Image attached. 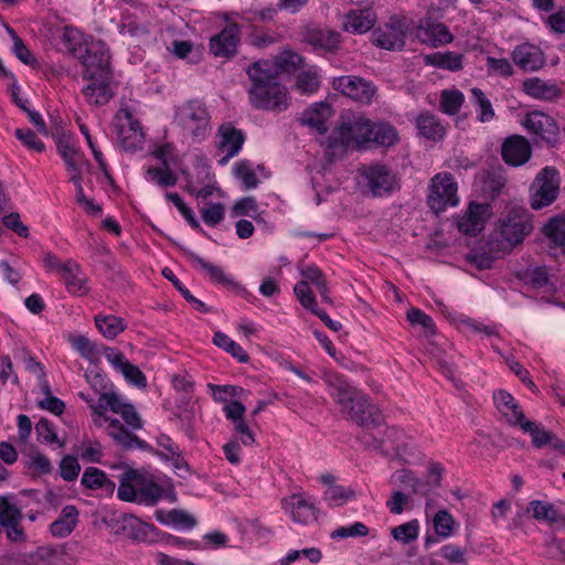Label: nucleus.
<instances>
[{"instance_id": "35", "label": "nucleus", "mask_w": 565, "mask_h": 565, "mask_svg": "<svg viewBox=\"0 0 565 565\" xmlns=\"http://www.w3.org/2000/svg\"><path fill=\"white\" fill-rule=\"evenodd\" d=\"M78 510L74 505H65L58 518L51 523L50 532L54 537L68 536L76 526Z\"/></svg>"}, {"instance_id": "63", "label": "nucleus", "mask_w": 565, "mask_h": 565, "mask_svg": "<svg viewBox=\"0 0 565 565\" xmlns=\"http://www.w3.org/2000/svg\"><path fill=\"white\" fill-rule=\"evenodd\" d=\"M21 510L7 498L0 497V525L3 526L12 521H22Z\"/></svg>"}, {"instance_id": "56", "label": "nucleus", "mask_w": 565, "mask_h": 565, "mask_svg": "<svg viewBox=\"0 0 565 565\" xmlns=\"http://www.w3.org/2000/svg\"><path fill=\"white\" fill-rule=\"evenodd\" d=\"M434 529L438 536L447 539L452 535L455 520L446 510H439L434 516Z\"/></svg>"}, {"instance_id": "19", "label": "nucleus", "mask_w": 565, "mask_h": 565, "mask_svg": "<svg viewBox=\"0 0 565 565\" xmlns=\"http://www.w3.org/2000/svg\"><path fill=\"white\" fill-rule=\"evenodd\" d=\"M83 79L87 82L83 87V94L89 104L102 106L113 98L111 73L92 75V77H83Z\"/></svg>"}, {"instance_id": "10", "label": "nucleus", "mask_w": 565, "mask_h": 565, "mask_svg": "<svg viewBox=\"0 0 565 565\" xmlns=\"http://www.w3.org/2000/svg\"><path fill=\"white\" fill-rule=\"evenodd\" d=\"M77 60L84 67L83 77L111 73L109 67L110 54L106 44L100 40L88 43Z\"/></svg>"}, {"instance_id": "45", "label": "nucleus", "mask_w": 565, "mask_h": 565, "mask_svg": "<svg viewBox=\"0 0 565 565\" xmlns=\"http://www.w3.org/2000/svg\"><path fill=\"white\" fill-rule=\"evenodd\" d=\"M300 275L303 278L302 281H307L308 285L312 284L317 288L323 301L331 302L326 277L316 265H310L305 268H301Z\"/></svg>"}, {"instance_id": "29", "label": "nucleus", "mask_w": 565, "mask_h": 565, "mask_svg": "<svg viewBox=\"0 0 565 565\" xmlns=\"http://www.w3.org/2000/svg\"><path fill=\"white\" fill-rule=\"evenodd\" d=\"M523 92L535 99L554 102L561 97L559 87L552 82L539 77L527 78L523 82Z\"/></svg>"}, {"instance_id": "41", "label": "nucleus", "mask_w": 565, "mask_h": 565, "mask_svg": "<svg viewBox=\"0 0 565 565\" xmlns=\"http://www.w3.org/2000/svg\"><path fill=\"white\" fill-rule=\"evenodd\" d=\"M81 483L89 490L104 489L108 492H113L116 486L114 481L107 478L103 470L95 467H88L85 469Z\"/></svg>"}, {"instance_id": "47", "label": "nucleus", "mask_w": 565, "mask_h": 565, "mask_svg": "<svg viewBox=\"0 0 565 565\" xmlns=\"http://www.w3.org/2000/svg\"><path fill=\"white\" fill-rule=\"evenodd\" d=\"M471 102L476 108L477 119L480 122H489L494 118L495 114L492 104L482 89L478 87L471 89Z\"/></svg>"}, {"instance_id": "58", "label": "nucleus", "mask_w": 565, "mask_h": 565, "mask_svg": "<svg viewBox=\"0 0 565 565\" xmlns=\"http://www.w3.org/2000/svg\"><path fill=\"white\" fill-rule=\"evenodd\" d=\"M200 213L206 225L216 226L225 217V207L221 203H206L200 209Z\"/></svg>"}, {"instance_id": "22", "label": "nucleus", "mask_w": 565, "mask_h": 565, "mask_svg": "<svg viewBox=\"0 0 565 565\" xmlns=\"http://www.w3.org/2000/svg\"><path fill=\"white\" fill-rule=\"evenodd\" d=\"M513 62L523 71H539L545 63L541 49L531 43H522L512 52Z\"/></svg>"}, {"instance_id": "24", "label": "nucleus", "mask_w": 565, "mask_h": 565, "mask_svg": "<svg viewBox=\"0 0 565 565\" xmlns=\"http://www.w3.org/2000/svg\"><path fill=\"white\" fill-rule=\"evenodd\" d=\"M417 38L423 43L429 44L434 47L448 44L454 39L448 26L444 23H436L430 20H426L418 25Z\"/></svg>"}, {"instance_id": "9", "label": "nucleus", "mask_w": 565, "mask_h": 565, "mask_svg": "<svg viewBox=\"0 0 565 565\" xmlns=\"http://www.w3.org/2000/svg\"><path fill=\"white\" fill-rule=\"evenodd\" d=\"M226 25L224 29L210 39V52L215 57L232 58L237 53V46L241 41V26L232 20L228 14H224Z\"/></svg>"}, {"instance_id": "37", "label": "nucleus", "mask_w": 565, "mask_h": 565, "mask_svg": "<svg viewBox=\"0 0 565 565\" xmlns=\"http://www.w3.org/2000/svg\"><path fill=\"white\" fill-rule=\"evenodd\" d=\"M418 134L430 140H440L445 136V128L439 119L429 111L419 114L416 118Z\"/></svg>"}, {"instance_id": "33", "label": "nucleus", "mask_w": 565, "mask_h": 565, "mask_svg": "<svg viewBox=\"0 0 565 565\" xmlns=\"http://www.w3.org/2000/svg\"><path fill=\"white\" fill-rule=\"evenodd\" d=\"M375 23V15L369 9L351 10L345 15L343 26L345 31L362 34L370 31Z\"/></svg>"}, {"instance_id": "46", "label": "nucleus", "mask_w": 565, "mask_h": 565, "mask_svg": "<svg viewBox=\"0 0 565 565\" xmlns=\"http://www.w3.org/2000/svg\"><path fill=\"white\" fill-rule=\"evenodd\" d=\"M117 521L121 522L124 527H129L132 537L137 541H146L150 534L157 531L154 525L141 522L132 514H120Z\"/></svg>"}, {"instance_id": "28", "label": "nucleus", "mask_w": 565, "mask_h": 565, "mask_svg": "<svg viewBox=\"0 0 565 565\" xmlns=\"http://www.w3.org/2000/svg\"><path fill=\"white\" fill-rule=\"evenodd\" d=\"M331 116V107L327 103H315L306 109L300 118L303 126L315 129L318 134L324 135L328 130L327 121Z\"/></svg>"}, {"instance_id": "43", "label": "nucleus", "mask_w": 565, "mask_h": 565, "mask_svg": "<svg viewBox=\"0 0 565 565\" xmlns=\"http://www.w3.org/2000/svg\"><path fill=\"white\" fill-rule=\"evenodd\" d=\"M146 181L160 188H172L178 182V175L170 167H148L145 171Z\"/></svg>"}, {"instance_id": "21", "label": "nucleus", "mask_w": 565, "mask_h": 565, "mask_svg": "<svg viewBox=\"0 0 565 565\" xmlns=\"http://www.w3.org/2000/svg\"><path fill=\"white\" fill-rule=\"evenodd\" d=\"M282 508L296 523L305 525L316 520L315 503L310 498H305L302 494H291L284 499Z\"/></svg>"}, {"instance_id": "7", "label": "nucleus", "mask_w": 565, "mask_h": 565, "mask_svg": "<svg viewBox=\"0 0 565 565\" xmlns=\"http://www.w3.org/2000/svg\"><path fill=\"white\" fill-rule=\"evenodd\" d=\"M115 129L120 146L127 152L135 153L142 149L145 134L139 120L127 109H120L115 117Z\"/></svg>"}, {"instance_id": "5", "label": "nucleus", "mask_w": 565, "mask_h": 565, "mask_svg": "<svg viewBox=\"0 0 565 565\" xmlns=\"http://www.w3.org/2000/svg\"><path fill=\"white\" fill-rule=\"evenodd\" d=\"M427 204L436 214L459 204L458 183L451 173L440 172L433 177L429 184Z\"/></svg>"}, {"instance_id": "64", "label": "nucleus", "mask_w": 565, "mask_h": 565, "mask_svg": "<svg viewBox=\"0 0 565 565\" xmlns=\"http://www.w3.org/2000/svg\"><path fill=\"white\" fill-rule=\"evenodd\" d=\"M393 479L395 482H398L399 484L404 486L405 489H407L414 493H423L424 494V491L422 490V483L416 478V476L413 471L406 470V469L397 470L393 475Z\"/></svg>"}, {"instance_id": "23", "label": "nucleus", "mask_w": 565, "mask_h": 565, "mask_svg": "<svg viewBox=\"0 0 565 565\" xmlns=\"http://www.w3.org/2000/svg\"><path fill=\"white\" fill-rule=\"evenodd\" d=\"M522 124L529 132L546 141L554 138L557 132L554 119L542 111H531L526 114Z\"/></svg>"}, {"instance_id": "30", "label": "nucleus", "mask_w": 565, "mask_h": 565, "mask_svg": "<svg viewBox=\"0 0 565 565\" xmlns=\"http://www.w3.org/2000/svg\"><path fill=\"white\" fill-rule=\"evenodd\" d=\"M326 381L329 386L331 397L341 407V409L349 402H352L353 396L358 393V390L352 386L343 375L330 374Z\"/></svg>"}, {"instance_id": "59", "label": "nucleus", "mask_w": 565, "mask_h": 565, "mask_svg": "<svg viewBox=\"0 0 565 565\" xmlns=\"http://www.w3.org/2000/svg\"><path fill=\"white\" fill-rule=\"evenodd\" d=\"M184 174H185V180H186V191L198 199H201L204 201L209 196L213 195L215 191L218 190L215 185V182H213L212 180H210L205 183H202V186L200 188V186H196V183L194 182V180L192 178V173L184 172Z\"/></svg>"}, {"instance_id": "27", "label": "nucleus", "mask_w": 565, "mask_h": 565, "mask_svg": "<svg viewBox=\"0 0 565 565\" xmlns=\"http://www.w3.org/2000/svg\"><path fill=\"white\" fill-rule=\"evenodd\" d=\"M493 402L511 425L520 426L526 419L515 398L507 391L493 393Z\"/></svg>"}, {"instance_id": "36", "label": "nucleus", "mask_w": 565, "mask_h": 565, "mask_svg": "<svg viewBox=\"0 0 565 565\" xmlns=\"http://www.w3.org/2000/svg\"><path fill=\"white\" fill-rule=\"evenodd\" d=\"M30 565H66L65 553L61 546H40L29 555Z\"/></svg>"}, {"instance_id": "60", "label": "nucleus", "mask_w": 565, "mask_h": 565, "mask_svg": "<svg viewBox=\"0 0 565 565\" xmlns=\"http://www.w3.org/2000/svg\"><path fill=\"white\" fill-rule=\"evenodd\" d=\"M8 32L11 35L13 42L12 52L14 55L25 65L36 64L35 56L30 52L23 41L18 36V34L10 28H8Z\"/></svg>"}, {"instance_id": "11", "label": "nucleus", "mask_w": 565, "mask_h": 565, "mask_svg": "<svg viewBox=\"0 0 565 565\" xmlns=\"http://www.w3.org/2000/svg\"><path fill=\"white\" fill-rule=\"evenodd\" d=\"M181 126L198 140L209 132L210 116L206 108L199 102H190L178 113Z\"/></svg>"}, {"instance_id": "61", "label": "nucleus", "mask_w": 565, "mask_h": 565, "mask_svg": "<svg viewBox=\"0 0 565 565\" xmlns=\"http://www.w3.org/2000/svg\"><path fill=\"white\" fill-rule=\"evenodd\" d=\"M369 534L367 526L362 522H354L352 524L340 526L331 533V537L334 540L348 539V537H361Z\"/></svg>"}, {"instance_id": "25", "label": "nucleus", "mask_w": 565, "mask_h": 565, "mask_svg": "<svg viewBox=\"0 0 565 565\" xmlns=\"http://www.w3.org/2000/svg\"><path fill=\"white\" fill-rule=\"evenodd\" d=\"M104 419L108 423V435L122 449H146L148 447L145 440L126 429L119 419L110 417H105Z\"/></svg>"}, {"instance_id": "31", "label": "nucleus", "mask_w": 565, "mask_h": 565, "mask_svg": "<svg viewBox=\"0 0 565 565\" xmlns=\"http://www.w3.org/2000/svg\"><path fill=\"white\" fill-rule=\"evenodd\" d=\"M520 427L525 431L529 433L532 437V443L536 448H542L544 446H552L554 449L564 450L565 444L555 437L554 434H552L548 430H545L543 428H540L534 422H531L529 419H525Z\"/></svg>"}, {"instance_id": "14", "label": "nucleus", "mask_w": 565, "mask_h": 565, "mask_svg": "<svg viewBox=\"0 0 565 565\" xmlns=\"http://www.w3.org/2000/svg\"><path fill=\"white\" fill-rule=\"evenodd\" d=\"M363 175L373 196L387 195L398 186L396 175L382 163L365 166Z\"/></svg>"}, {"instance_id": "51", "label": "nucleus", "mask_w": 565, "mask_h": 565, "mask_svg": "<svg viewBox=\"0 0 565 565\" xmlns=\"http://www.w3.org/2000/svg\"><path fill=\"white\" fill-rule=\"evenodd\" d=\"M419 521L414 519L393 527L391 530V535L394 540L403 544H409L417 540L419 535Z\"/></svg>"}, {"instance_id": "18", "label": "nucleus", "mask_w": 565, "mask_h": 565, "mask_svg": "<svg viewBox=\"0 0 565 565\" xmlns=\"http://www.w3.org/2000/svg\"><path fill=\"white\" fill-rule=\"evenodd\" d=\"M490 214L491 206L489 204L471 202L458 220L457 227L459 232L466 235L477 236L484 228Z\"/></svg>"}, {"instance_id": "34", "label": "nucleus", "mask_w": 565, "mask_h": 565, "mask_svg": "<svg viewBox=\"0 0 565 565\" xmlns=\"http://www.w3.org/2000/svg\"><path fill=\"white\" fill-rule=\"evenodd\" d=\"M154 515L159 523L178 530H191L196 525L195 518L185 510L173 509L168 512L158 510Z\"/></svg>"}, {"instance_id": "48", "label": "nucleus", "mask_w": 565, "mask_h": 565, "mask_svg": "<svg viewBox=\"0 0 565 565\" xmlns=\"http://www.w3.org/2000/svg\"><path fill=\"white\" fill-rule=\"evenodd\" d=\"M544 235L565 255V216L552 217L543 227Z\"/></svg>"}, {"instance_id": "32", "label": "nucleus", "mask_w": 565, "mask_h": 565, "mask_svg": "<svg viewBox=\"0 0 565 565\" xmlns=\"http://www.w3.org/2000/svg\"><path fill=\"white\" fill-rule=\"evenodd\" d=\"M527 511L537 522H546L550 526L556 523L565 524V516L559 513L551 502L533 500L529 503Z\"/></svg>"}, {"instance_id": "40", "label": "nucleus", "mask_w": 565, "mask_h": 565, "mask_svg": "<svg viewBox=\"0 0 565 565\" xmlns=\"http://www.w3.org/2000/svg\"><path fill=\"white\" fill-rule=\"evenodd\" d=\"M306 39L315 47L332 51L340 43V33L328 29L313 28L308 31Z\"/></svg>"}, {"instance_id": "42", "label": "nucleus", "mask_w": 565, "mask_h": 565, "mask_svg": "<svg viewBox=\"0 0 565 565\" xmlns=\"http://www.w3.org/2000/svg\"><path fill=\"white\" fill-rule=\"evenodd\" d=\"M370 143L381 147H392L398 141V132L396 128L387 122H373Z\"/></svg>"}, {"instance_id": "4", "label": "nucleus", "mask_w": 565, "mask_h": 565, "mask_svg": "<svg viewBox=\"0 0 565 565\" xmlns=\"http://www.w3.org/2000/svg\"><path fill=\"white\" fill-rule=\"evenodd\" d=\"M532 231V214L523 207H509L498 220L500 237L510 247L521 244Z\"/></svg>"}, {"instance_id": "8", "label": "nucleus", "mask_w": 565, "mask_h": 565, "mask_svg": "<svg viewBox=\"0 0 565 565\" xmlns=\"http://www.w3.org/2000/svg\"><path fill=\"white\" fill-rule=\"evenodd\" d=\"M341 412L351 420L365 428L381 426V412L379 407L372 404L369 397L360 391L353 396Z\"/></svg>"}, {"instance_id": "3", "label": "nucleus", "mask_w": 565, "mask_h": 565, "mask_svg": "<svg viewBox=\"0 0 565 565\" xmlns=\"http://www.w3.org/2000/svg\"><path fill=\"white\" fill-rule=\"evenodd\" d=\"M372 120L363 116L342 118L326 139V152L332 160L344 154L350 148H367L372 135Z\"/></svg>"}, {"instance_id": "52", "label": "nucleus", "mask_w": 565, "mask_h": 565, "mask_svg": "<svg viewBox=\"0 0 565 565\" xmlns=\"http://www.w3.org/2000/svg\"><path fill=\"white\" fill-rule=\"evenodd\" d=\"M465 102L463 94L458 89H444L440 95V109L448 115H456Z\"/></svg>"}, {"instance_id": "15", "label": "nucleus", "mask_w": 565, "mask_h": 565, "mask_svg": "<svg viewBox=\"0 0 565 565\" xmlns=\"http://www.w3.org/2000/svg\"><path fill=\"white\" fill-rule=\"evenodd\" d=\"M245 142V134L231 122L222 124L216 132V148L224 156L218 160L220 166H225L236 157Z\"/></svg>"}, {"instance_id": "13", "label": "nucleus", "mask_w": 565, "mask_h": 565, "mask_svg": "<svg viewBox=\"0 0 565 565\" xmlns=\"http://www.w3.org/2000/svg\"><path fill=\"white\" fill-rule=\"evenodd\" d=\"M406 31L407 26L404 20L391 18L388 23L372 33V42L384 50H402L405 45Z\"/></svg>"}, {"instance_id": "17", "label": "nucleus", "mask_w": 565, "mask_h": 565, "mask_svg": "<svg viewBox=\"0 0 565 565\" xmlns=\"http://www.w3.org/2000/svg\"><path fill=\"white\" fill-rule=\"evenodd\" d=\"M104 355L114 370L119 372L129 384L139 388L147 386L146 375L137 365L131 364L118 349L107 347L104 349Z\"/></svg>"}, {"instance_id": "39", "label": "nucleus", "mask_w": 565, "mask_h": 565, "mask_svg": "<svg viewBox=\"0 0 565 565\" xmlns=\"http://www.w3.org/2000/svg\"><path fill=\"white\" fill-rule=\"evenodd\" d=\"M462 54L456 52H435L425 55L424 60L427 65L434 67L457 72L462 68Z\"/></svg>"}, {"instance_id": "54", "label": "nucleus", "mask_w": 565, "mask_h": 565, "mask_svg": "<svg viewBox=\"0 0 565 565\" xmlns=\"http://www.w3.org/2000/svg\"><path fill=\"white\" fill-rule=\"evenodd\" d=\"M233 170L235 177L242 181L244 189L250 190L257 188L258 180L250 161L241 160L234 164Z\"/></svg>"}, {"instance_id": "62", "label": "nucleus", "mask_w": 565, "mask_h": 565, "mask_svg": "<svg viewBox=\"0 0 565 565\" xmlns=\"http://www.w3.org/2000/svg\"><path fill=\"white\" fill-rule=\"evenodd\" d=\"M35 433L38 440L43 444H57L58 447H63L64 443L58 441L57 435L53 428V425L45 418L40 419L35 425Z\"/></svg>"}, {"instance_id": "57", "label": "nucleus", "mask_w": 565, "mask_h": 565, "mask_svg": "<svg viewBox=\"0 0 565 565\" xmlns=\"http://www.w3.org/2000/svg\"><path fill=\"white\" fill-rule=\"evenodd\" d=\"M276 65L277 76L281 72H291L302 65L301 55L292 51H284L275 61H271Z\"/></svg>"}, {"instance_id": "49", "label": "nucleus", "mask_w": 565, "mask_h": 565, "mask_svg": "<svg viewBox=\"0 0 565 565\" xmlns=\"http://www.w3.org/2000/svg\"><path fill=\"white\" fill-rule=\"evenodd\" d=\"M62 42L66 50L71 52L76 58L84 51L88 44L85 41L84 34L76 28L65 26L62 34Z\"/></svg>"}, {"instance_id": "1", "label": "nucleus", "mask_w": 565, "mask_h": 565, "mask_svg": "<svg viewBox=\"0 0 565 565\" xmlns=\"http://www.w3.org/2000/svg\"><path fill=\"white\" fill-rule=\"evenodd\" d=\"M276 68L270 60H262L246 70L252 83L248 98L256 109L281 113L289 106L287 88L279 83Z\"/></svg>"}, {"instance_id": "44", "label": "nucleus", "mask_w": 565, "mask_h": 565, "mask_svg": "<svg viewBox=\"0 0 565 565\" xmlns=\"http://www.w3.org/2000/svg\"><path fill=\"white\" fill-rule=\"evenodd\" d=\"M95 324L107 339H115L126 329L124 319L114 315H97L95 317Z\"/></svg>"}, {"instance_id": "20", "label": "nucleus", "mask_w": 565, "mask_h": 565, "mask_svg": "<svg viewBox=\"0 0 565 565\" xmlns=\"http://www.w3.org/2000/svg\"><path fill=\"white\" fill-rule=\"evenodd\" d=\"M531 154V145L522 136H511L507 138L501 147L502 159L513 167H520L527 162Z\"/></svg>"}, {"instance_id": "53", "label": "nucleus", "mask_w": 565, "mask_h": 565, "mask_svg": "<svg viewBox=\"0 0 565 565\" xmlns=\"http://www.w3.org/2000/svg\"><path fill=\"white\" fill-rule=\"evenodd\" d=\"M297 89L302 94H313L320 86V75L316 67L301 72L296 82Z\"/></svg>"}, {"instance_id": "50", "label": "nucleus", "mask_w": 565, "mask_h": 565, "mask_svg": "<svg viewBox=\"0 0 565 565\" xmlns=\"http://www.w3.org/2000/svg\"><path fill=\"white\" fill-rule=\"evenodd\" d=\"M355 498V491L342 484H331L324 491V500L331 507H341Z\"/></svg>"}, {"instance_id": "2", "label": "nucleus", "mask_w": 565, "mask_h": 565, "mask_svg": "<svg viewBox=\"0 0 565 565\" xmlns=\"http://www.w3.org/2000/svg\"><path fill=\"white\" fill-rule=\"evenodd\" d=\"M117 495L121 501L146 507L156 505L163 497L175 501V493L169 480H161L154 475L136 469L122 473Z\"/></svg>"}, {"instance_id": "6", "label": "nucleus", "mask_w": 565, "mask_h": 565, "mask_svg": "<svg viewBox=\"0 0 565 565\" xmlns=\"http://www.w3.org/2000/svg\"><path fill=\"white\" fill-rule=\"evenodd\" d=\"M561 178L556 168H543L531 186L530 204L533 210H542L554 203L559 194Z\"/></svg>"}, {"instance_id": "16", "label": "nucleus", "mask_w": 565, "mask_h": 565, "mask_svg": "<svg viewBox=\"0 0 565 565\" xmlns=\"http://www.w3.org/2000/svg\"><path fill=\"white\" fill-rule=\"evenodd\" d=\"M332 87L361 104H370L376 92L375 86L371 82L356 76L335 77L332 81Z\"/></svg>"}, {"instance_id": "38", "label": "nucleus", "mask_w": 565, "mask_h": 565, "mask_svg": "<svg viewBox=\"0 0 565 565\" xmlns=\"http://www.w3.org/2000/svg\"><path fill=\"white\" fill-rule=\"evenodd\" d=\"M58 154L63 158L68 172L72 174L82 173V153L71 143L67 137H62L56 142Z\"/></svg>"}, {"instance_id": "26", "label": "nucleus", "mask_w": 565, "mask_h": 565, "mask_svg": "<svg viewBox=\"0 0 565 565\" xmlns=\"http://www.w3.org/2000/svg\"><path fill=\"white\" fill-rule=\"evenodd\" d=\"M180 249L182 250L183 255L191 262V264L194 267H199L204 270L214 284L222 286L233 285V278L227 275L222 267L206 262L204 258L184 246H180Z\"/></svg>"}, {"instance_id": "55", "label": "nucleus", "mask_w": 565, "mask_h": 565, "mask_svg": "<svg viewBox=\"0 0 565 565\" xmlns=\"http://www.w3.org/2000/svg\"><path fill=\"white\" fill-rule=\"evenodd\" d=\"M77 452L83 461L92 463H99L104 457L103 447L97 440H84Z\"/></svg>"}, {"instance_id": "12", "label": "nucleus", "mask_w": 565, "mask_h": 565, "mask_svg": "<svg viewBox=\"0 0 565 565\" xmlns=\"http://www.w3.org/2000/svg\"><path fill=\"white\" fill-rule=\"evenodd\" d=\"M56 271L63 280L67 292L75 297H84L89 294V279L78 263L72 259L65 262L56 260Z\"/></svg>"}]
</instances>
